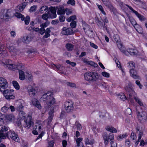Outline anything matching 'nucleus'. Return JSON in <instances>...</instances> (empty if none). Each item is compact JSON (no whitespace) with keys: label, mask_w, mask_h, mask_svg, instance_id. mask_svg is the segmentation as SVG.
Listing matches in <instances>:
<instances>
[{"label":"nucleus","mask_w":147,"mask_h":147,"mask_svg":"<svg viewBox=\"0 0 147 147\" xmlns=\"http://www.w3.org/2000/svg\"><path fill=\"white\" fill-rule=\"evenodd\" d=\"M41 99L46 102L49 107H51L52 105L55 103V99L53 97V94L52 92H47L42 95Z\"/></svg>","instance_id":"nucleus-1"},{"label":"nucleus","mask_w":147,"mask_h":147,"mask_svg":"<svg viewBox=\"0 0 147 147\" xmlns=\"http://www.w3.org/2000/svg\"><path fill=\"white\" fill-rule=\"evenodd\" d=\"M99 77V74L98 73L92 71L87 72L84 75L85 79L90 82H96L98 79Z\"/></svg>","instance_id":"nucleus-2"},{"label":"nucleus","mask_w":147,"mask_h":147,"mask_svg":"<svg viewBox=\"0 0 147 147\" xmlns=\"http://www.w3.org/2000/svg\"><path fill=\"white\" fill-rule=\"evenodd\" d=\"M104 143L106 146L108 145V142L114 140V136L113 133H110L108 134L106 132H104L102 135Z\"/></svg>","instance_id":"nucleus-3"},{"label":"nucleus","mask_w":147,"mask_h":147,"mask_svg":"<svg viewBox=\"0 0 147 147\" xmlns=\"http://www.w3.org/2000/svg\"><path fill=\"white\" fill-rule=\"evenodd\" d=\"M13 90L7 89L3 91V93L5 98L8 100L14 99L15 98L13 95Z\"/></svg>","instance_id":"nucleus-4"},{"label":"nucleus","mask_w":147,"mask_h":147,"mask_svg":"<svg viewBox=\"0 0 147 147\" xmlns=\"http://www.w3.org/2000/svg\"><path fill=\"white\" fill-rule=\"evenodd\" d=\"M74 102L71 100L66 101L64 104L65 111L67 113L72 112L74 109Z\"/></svg>","instance_id":"nucleus-5"},{"label":"nucleus","mask_w":147,"mask_h":147,"mask_svg":"<svg viewBox=\"0 0 147 147\" xmlns=\"http://www.w3.org/2000/svg\"><path fill=\"white\" fill-rule=\"evenodd\" d=\"M137 115L138 119L140 122L143 123L146 121L147 114L145 111H143L141 113L138 112Z\"/></svg>","instance_id":"nucleus-6"},{"label":"nucleus","mask_w":147,"mask_h":147,"mask_svg":"<svg viewBox=\"0 0 147 147\" xmlns=\"http://www.w3.org/2000/svg\"><path fill=\"white\" fill-rule=\"evenodd\" d=\"M125 89L127 92V94L129 95V97L128 98L129 99H131L132 97L135 95H136L135 92L133 89L132 86L130 85H128Z\"/></svg>","instance_id":"nucleus-7"},{"label":"nucleus","mask_w":147,"mask_h":147,"mask_svg":"<svg viewBox=\"0 0 147 147\" xmlns=\"http://www.w3.org/2000/svg\"><path fill=\"white\" fill-rule=\"evenodd\" d=\"M9 127L4 126L1 127V129L0 130V139H5L7 135V133L6 131L8 130Z\"/></svg>","instance_id":"nucleus-8"},{"label":"nucleus","mask_w":147,"mask_h":147,"mask_svg":"<svg viewBox=\"0 0 147 147\" xmlns=\"http://www.w3.org/2000/svg\"><path fill=\"white\" fill-rule=\"evenodd\" d=\"M56 7H51L49 8L48 13L49 16L51 18H54L56 17Z\"/></svg>","instance_id":"nucleus-9"},{"label":"nucleus","mask_w":147,"mask_h":147,"mask_svg":"<svg viewBox=\"0 0 147 147\" xmlns=\"http://www.w3.org/2000/svg\"><path fill=\"white\" fill-rule=\"evenodd\" d=\"M129 72L130 76L134 79L135 80L140 79V76L138 75L137 71L135 70L134 68L130 69Z\"/></svg>","instance_id":"nucleus-10"},{"label":"nucleus","mask_w":147,"mask_h":147,"mask_svg":"<svg viewBox=\"0 0 147 147\" xmlns=\"http://www.w3.org/2000/svg\"><path fill=\"white\" fill-rule=\"evenodd\" d=\"M61 33L63 35H71L74 33L71 28H67L65 27H63L62 29Z\"/></svg>","instance_id":"nucleus-11"},{"label":"nucleus","mask_w":147,"mask_h":147,"mask_svg":"<svg viewBox=\"0 0 147 147\" xmlns=\"http://www.w3.org/2000/svg\"><path fill=\"white\" fill-rule=\"evenodd\" d=\"M23 101L22 100H19L16 101L15 105L16 109L18 111L23 110L24 106L23 105Z\"/></svg>","instance_id":"nucleus-12"},{"label":"nucleus","mask_w":147,"mask_h":147,"mask_svg":"<svg viewBox=\"0 0 147 147\" xmlns=\"http://www.w3.org/2000/svg\"><path fill=\"white\" fill-rule=\"evenodd\" d=\"M27 92L29 95L31 97L34 96L36 93L35 89L32 86L28 87L27 88Z\"/></svg>","instance_id":"nucleus-13"},{"label":"nucleus","mask_w":147,"mask_h":147,"mask_svg":"<svg viewBox=\"0 0 147 147\" xmlns=\"http://www.w3.org/2000/svg\"><path fill=\"white\" fill-rule=\"evenodd\" d=\"M7 80L2 77H0V86L2 88L6 89L8 87Z\"/></svg>","instance_id":"nucleus-14"},{"label":"nucleus","mask_w":147,"mask_h":147,"mask_svg":"<svg viewBox=\"0 0 147 147\" xmlns=\"http://www.w3.org/2000/svg\"><path fill=\"white\" fill-rule=\"evenodd\" d=\"M117 45L121 52H122L124 54L127 55V51L125 50V48L123 47L122 44L121 42H119L117 43Z\"/></svg>","instance_id":"nucleus-15"},{"label":"nucleus","mask_w":147,"mask_h":147,"mask_svg":"<svg viewBox=\"0 0 147 147\" xmlns=\"http://www.w3.org/2000/svg\"><path fill=\"white\" fill-rule=\"evenodd\" d=\"M28 128H30L33 125V122L32 121V117L30 116H28L27 119L24 121Z\"/></svg>","instance_id":"nucleus-16"},{"label":"nucleus","mask_w":147,"mask_h":147,"mask_svg":"<svg viewBox=\"0 0 147 147\" xmlns=\"http://www.w3.org/2000/svg\"><path fill=\"white\" fill-rule=\"evenodd\" d=\"M57 14L59 15H64L65 13V9L63 7H56Z\"/></svg>","instance_id":"nucleus-17"},{"label":"nucleus","mask_w":147,"mask_h":147,"mask_svg":"<svg viewBox=\"0 0 147 147\" xmlns=\"http://www.w3.org/2000/svg\"><path fill=\"white\" fill-rule=\"evenodd\" d=\"M32 104L34 106L38 108L39 109H40L41 108V105L40 104L38 101L35 98L32 99Z\"/></svg>","instance_id":"nucleus-18"},{"label":"nucleus","mask_w":147,"mask_h":147,"mask_svg":"<svg viewBox=\"0 0 147 147\" xmlns=\"http://www.w3.org/2000/svg\"><path fill=\"white\" fill-rule=\"evenodd\" d=\"M134 98V99L136 102H137L141 107H144V105L142 102V101L138 97H136V95H135L133 96V97H132L131 99H129L131 102H132L133 99Z\"/></svg>","instance_id":"nucleus-19"},{"label":"nucleus","mask_w":147,"mask_h":147,"mask_svg":"<svg viewBox=\"0 0 147 147\" xmlns=\"http://www.w3.org/2000/svg\"><path fill=\"white\" fill-rule=\"evenodd\" d=\"M98 26L101 28H102L104 30H107L106 26L105 25V23L104 22L100 21L98 20L97 22Z\"/></svg>","instance_id":"nucleus-20"},{"label":"nucleus","mask_w":147,"mask_h":147,"mask_svg":"<svg viewBox=\"0 0 147 147\" xmlns=\"http://www.w3.org/2000/svg\"><path fill=\"white\" fill-rule=\"evenodd\" d=\"M127 55L129 53L131 55H134L138 54V51L135 49H129L127 50Z\"/></svg>","instance_id":"nucleus-21"},{"label":"nucleus","mask_w":147,"mask_h":147,"mask_svg":"<svg viewBox=\"0 0 147 147\" xmlns=\"http://www.w3.org/2000/svg\"><path fill=\"white\" fill-rule=\"evenodd\" d=\"M85 144L86 145H93L94 143V139L89 140L88 138H86L84 140Z\"/></svg>","instance_id":"nucleus-22"},{"label":"nucleus","mask_w":147,"mask_h":147,"mask_svg":"<svg viewBox=\"0 0 147 147\" xmlns=\"http://www.w3.org/2000/svg\"><path fill=\"white\" fill-rule=\"evenodd\" d=\"M136 131L137 133H138V132H139L138 138L139 140H141L142 136L143 135L142 130L140 129L139 126H137L136 128Z\"/></svg>","instance_id":"nucleus-23"},{"label":"nucleus","mask_w":147,"mask_h":147,"mask_svg":"<svg viewBox=\"0 0 147 147\" xmlns=\"http://www.w3.org/2000/svg\"><path fill=\"white\" fill-rule=\"evenodd\" d=\"M106 129L108 131H109L112 133L117 132L116 129L112 126H108L106 127Z\"/></svg>","instance_id":"nucleus-24"},{"label":"nucleus","mask_w":147,"mask_h":147,"mask_svg":"<svg viewBox=\"0 0 147 147\" xmlns=\"http://www.w3.org/2000/svg\"><path fill=\"white\" fill-rule=\"evenodd\" d=\"M105 5L111 10H113L114 7L111 3V2L109 0L107 2L104 4Z\"/></svg>","instance_id":"nucleus-25"},{"label":"nucleus","mask_w":147,"mask_h":147,"mask_svg":"<svg viewBox=\"0 0 147 147\" xmlns=\"http://www.w3.org/2000/svg\"><path fill=\"white\" fill-rule=\"evenodd\" d=\"M117 97L123 100H125L127 99V98L124 94L123 93H121L117 96Z\"/></svg>","instance_id":"nucleus-26"},{"label":"nucleus","mask_w":147,"mask_h":147,"mask_svg":"<svg viewBox=\"0 0 147 147\" xmlns=\"http://www.w3.org/2000/svg\"><path fill=\"white\" fill-rule=\"evenodd\" d=\"M19 72L20 79L21 80H24L25 78L24 72L22 70H20Z\"/></svg>","instance_id":"nucleus-27"},{"label":"nucleus","mask_w":147,"mask_h":147,"mask_svg":"<svg viewBox=\"0 0 147 147\" xmlns=\"http://www.w3.org/2000/svg\"><path fill=\"white\" fill-rule=\"evenodd\" d=\"M48 10V7L46 6H43L40 9L39 11L41 13H46Z\"/></svg>","instance_id":"nucleus-28"},{"label":"nucleus","mask_w":147,"mask_h":147,"mask_svg":"<svg viewBox=\"0 0 147 147\" xmlns=\"http://www.w3.org/2000/svg\"><path fill=\"white\" fill-rule=\"evenodd\" d=\"M15 134L16 133L14 131L10 130L9 131L7 132L6 137L8 138L10 137L11 138L13 136L15 135Z\"/></svg>","instance_id":"nucleus-29"},{"label":"nucleus","mask_w":147,"mask_h":147,"mask_svg":"<svg viewBox=\"0 0 147 147\" xmlns=\"http://www.w3.org/2000/svg\"><path fill=\"white\" fill-rule=\"evenodd\" d=\"M96 82V84L99 86H104V85H105V82L101 80H98Z\"/></svg>","instance_id":"nucleus-30"},{"label":"nucleus","mask_w":147,"mask_h":147,"mask_svg":"<svg viewBox=\"0 0 147 147\" xmlns=\"http://www.w3.org/2000/svg\"><path fill=\"white\" fill-rule=\"evenodd\" d=\"M15 16L18 18H21V20L23 21L24 20V16L18 12H16L15 14Z\"/></svg>","instance_id":"nucleus-31"},{"label":"nucleus","mask_w":147,"mask_h":147,"mask_svg":"<svg viewBox=\"0 0 147 147\" xmlns=\"http://www.w3.org/2000/svg\"><path fill=\"white\" fill-rule=\"evenodd\" d=\"M65 47L68 51H71L72 50L74 45L72 44L68 43L66 45Z\"/></svg>","instance_id":"nucleus-32"},{"label":"nucleus","mask_w":147,"mask_h":147,"mask_svg":"<svg viewBox=\"0 0 147 147\" xmlns=\"http://www.w3.org/2000/svg\"><path fill=\"white\" fill-rule=\"evenodd\" d=\"M127 135L126 134H123L121 135H119L117 137V140L119 141H121L123 139H124L127 137Z\"/></svg>","instance_id":"nucleus-33"},{"label":"nucleus","mask_w":147,"mask_h":147,"mask_svg":"<svg viewBox=\"0 0 147 147\" xmlns=\"http://www.w3.org/2000/svg\"><path fill=\"white\" fill-rule=\"evenodd\" d=\"M24 21L25 24L27 25L29 24L30 22V18L29 16H27L26 18L24 17Z\"/></svg>","instance_id":"nucleus-34"},{"label":"nucleus","mask_w":147,"mask_h":147,"mask_svg":"<svg viewBox=\"0 0 147 147\" xmlns=\"http://www.w3.org/2000/svg\"><path fill=\"white\" fill-rule=\"evenodd\" d=\"M135 14L140 20L142 21H144V18L142 15L140 14L137 11H135Z\"/></svg>","instance_id":"nucleus-35"},{"label":"nucleus","mask_w":147,"mask_h":147,"mask_svg":"<svg viewBox=\"0 0 147 147\" xmlns=\"http://www.w3.org/2000/svg\"><path fill=\"white\" fill-rule=\"evenodd\" d=\"M4 117V114L0 113V125L1 126L4 124L3 119Z\"/></svg>","instance_id":"nucleus-36"},{"label":"nucleus","mask_w":147,"mask_h":147,"mask_svg":"<svg viewBox=\"0 0 147 147\" xmlns=\"http://www.w3.org/2000/svg\"><path fill=\"white\" fill-rule=\"evenodd\" d=\"M12 84L13 86L16 89L18 90L20 89V86L18 83L16 81H13L12 82Z\"/></svg>","instance_id":"nucleus-37"},{"label":"nucleus","mask_w":147,"mask_h":147,"mask_svg":"<svg viewBox=\"0 0 147 147\" xmlns=\"http://www.w3.org/2000/svg\"><path fill=\"white\" fill-rule=\"evenodd\" d=\"M113 38L114 40L117 43L119 42H120L119 41V37L118 34H115L113 36Z\"/></svg>","instance_id":"nucleus-38"},{"label":"nucleus","mask_w":147,"mask_h":147,"mask_svg":"<svg viewBox=\"0 0 147 147\" xmlns=\"http://www.w3.org/2000/svg\"><path fill=\"white\" fill-rule=\"evenodd\" d=\"M76 18V16L75 15H73L70 16L69 18H68L67 20V21L70 22L71 21H74Z\"/></svg>","instance_id":"nucleus-39"},{"label":"nucleus","mask_w":147,"mask_h":147,"mask_svg":"<svg viewBox=\"0 0 147 147\" xmlns=\"http://www.w3.org/2000/svg\"><path fill=\"white\" fill-rule=\"evenodd\" d=\"M11 63V61L10 59H6L5 60V62L4 63L3 62H2V64L3 65L5 66H6V67L8 65H9Z\"/></svg>","instance_id":"nucleus-40"},{"label":"nucleus","mask_w":147,"mask_h":147,"mask_svg":"<svg viewBox=\"0 0 147 147\" xmlns=\"http://www.w3.org/2000/svg\"><path fill=\"white\" fill-rule=\"evenodd\" d=\"M56 68L59 70L61 71H63L65 69L64 67L62 65H61L60 64H58L57 65V66L56 67Z\"/></svg>","instance_id":"nucleus-41"},{"label":"nucleus","mask_w":147,"mask_h":147,"mask_svg":"<svg viewBox=\"0 0 147 147\" xmlns=\"http://www.w3.org/2000/svg\"><path fill=\"white\" fill-rule=\"evenodd\" d=\"M97 6L98 8L100 11L101 13L105 15L106 14L105 11L103 10L102 7L101 5H98L97 4Z\"/></svg>","instance_id":"nucleus-42"},{"label":"nucleus","mask_w":147,"mask_h":147,"mask_svg":"<svg viewBox=\"0 0 147 147\" xmlns=\"http://www.w3.org/2000/svg\"><path fill=\"white\" fill-rule=\"evenodd\" d=\"M16 12H21L23 10V8L20 5H18L17 7L15 9Z\"/></svg>","instance_id":"nucleus-43"},{"label":"nucleus","mask_w":147,"mask_h":147,"mask_svg":"<svg viewBox=\"0 0 147 147\" xmlns=\"http://www.w3.org/2000/svg\"><path fill=\"white\" fill-rule=\"evenodd\" d=\"M67 3L68 4H70L72 6H74L75 5V1L74 0H69Z\"/></svg>","instance_id":"nucleus-44"},{"label":"nucleus","mask_w":147,"mask_h":147,"mask_svg":"<svg viewBox=\"0 0 147 147\" xmlns=\"http://www.w3.org/2000/svg\"><path fill=\"white\" fill-rule=\"evenodd\" d=\"M83 139L81 138H78L76 140L77 146L78 147H79L80 145V142L82 141Z\"/></svg>","instance_id":"nucleus-45"},{"label":"nucleus","mask_w":147,"mask_h":147,"mask_svg":"<svg viewBox=\"0 0 147 147\" xmlns=\"http://www.w3.org/2000/svg\"><path fill=\"white\" fill-rule=\"evenodd\" d=\"M83 28L84 31H87V30L89 29V26L88 24L86 23H84L83 24Z\"/></svg>","instance_id":"nucleus-46"},{"label":"nucleus","mask_w":147,"mask_h":147,"mask_svg":"<svg viewBox=\"0 0 147 147\" xmlns=\"http://www.w3.org/2000/svg\"><path fill=\"white\" fill-rule=\"evenodd\" d=\"M9 12L8 11V10H7L6 13L3 15V18L4 19H6L9 17Z\"/></svg>","instance_id":"nucleus-47"},{"label":"nucleus","mask_w":147,"mask_h":147,"mask_svg":"<svg viewBox=\"0 0 147 147\" xmlns=\"http://www.w3.org/2000/svg\"><path fill=\"white\" fill-rule=\"evenodd\" d=\"M66 84L67 86L71 87H76V84L73 83L67 82L66 83Z\"/></svg>","instance_id":"nucleus-48"},{"label":"nucleus","mask_w":147,"mask_h":147,"mask_svg":"<svg viewBox=\"0 0 147 147\" xmlns=\"http://www.w3.org/2000/svg\"><path fill=\"white\" fill-rule=\"evenodd\" d=\"M132 113V111L130 108H127L125 110V113L127 115H130Z\"/></svg>","instance_id":"nucleus-49"},{"label":"nucleus","mask_w":147,"mask_h":147,"mask_svg":"<svg viewBox=\"0 0 147 147\" xmlns=\"http://www.w3.org/2000/svg\"><path fill=\"white\" fill-rule=\"evenodd\" d=\"M23 40L26 43H28L30 40V38L28 36H25L23 38Z\"/></svg>","instance_id":"nucleus-50"},{"label":"nucleus","mask_w":147,"mask_h":147,"mask_svg":"<svg viewBox=\"0 0 147 147\" xmlns=\"http://www.w3.org/2000/svg\"><path fill=\"white\" fill-rule=\"evenodd\" d=\"M11 139L15 141L16 142H18L19 140V138L18 137V136L16 133L15 134V135L13 136Z\"/></svg>","instance_id":"nucleus-51"},{"label":"nucleus","mask_w":147,"mask_h":147,"mask_svg":"<svg viewBox=\"0 0 147 147\" xmlns=\"http://www.w3.org/2000/svg\"><path fill=\"white\" fill-rule=\"evenodd\" d=\"M11 139L15 141L16 142H18L19 140V138L18 137V136L16 133L15 134V135L13 136Z\"/></svg>","instance_id":"nucleus-52"},{"label":"nucleus","mask_w":147,"mask_h":147,"mask_svg":"<svg viewBox=\"0 0 147 147\" xmlns=\"http://www.w3.org/2000/svg\"><path fill=\"white\" fill-rule=\"evenodd\" d=\"M7 118L9 121H11L14 119V117L12 115H9L7 116Z\"/></svg>","instance_id":"nucleus-53"},{"label":"nucleus","mask_w":147,"mask_h":147,"mask_svg":"<svg viewBox=\"0 0 147 147\" xmlns=\"http://www.w3.org/2000/svg\"><path fill=\"white\" fill-rule=\"evenodd\" d=\"M101 74L102 75L105 77L109 78L110 77L109 74L105 71L102 72Z\"/></svg>","instance_id":"nucleus-54"},{"label":"nucleus","mask_w":147,"mask_h":147,"mask_svg":"<svg viewBox=\"0 0 147 147\" xmlns=\"http://www.w3.org/2000/svg\"><path fill=\"white\" fill-rule=\"evenodd\" d=\"M65 12L66 11V14L67 15L71 14L72 13V11L71 9L66 8L65 9Z\"/></svg>","instance_id":"nucleus-55"},{"label":"nucleus","mask_w":147,"mask_h":147,"mask_svg":"<svg viewBox=\"0 0 147 147\" xmlns=\"http://www.w3.org/2000/svg\"><path fill=\"white\" fill-rule=\"evenodd\" d=\"M70 25L72 28H75L76 26V22L74 21L71 22Z\"/></svg>","instance_id":"nucleus-56"},{"label":"nucleus","mask_w":147,"mask_h":147,"mask_svg":"<svg viewBox=\"0 0 147 147\" xmlns=\"http://www.w3.org/2000/svg\"><path fill=\"white\" fill-rule=\"evenodd\" d=\"M59 18L60 22H64L65 19V18L64 16L62 15H61L59 16Z\"/></svg>","instance_id":"nucleus-57"},{"label":"nucleus","mask_w":147,"mask_h":147,"mask_svg":"<svg viewBox=\"0 0 147 147\" xmlns=\"http://www.w3.org/2000/svg\"><path fill=\"white\" fill-rule=\"evenodd\" d=\"M45 31L46 30L45 28L41 27L40 29L39 28V33L41 35L43 34L45 32Z\"/></svg>","instance_id":"nucleus-58"},{"label":"nucleus","mask_w":147,"mask_h":147,"mask_svg":"<svg viewBox=\"0 0 147 147\" xmlns=\"http://www.w3.org/2000/svg\"><path fill=\"white\" fill-rule=\"evenodd\" d=\"M135 63L133 61H130L129 62L128 64L127 65L129 67H131L133 68L134 67V65H135Z\"/></svg>","instance_id":"nucleus-59"},{"label":"nucleus","mask_w":147,"mask_h":147,"mask_svg":"<svg viewBox=\"0 0 147 147\" xmlns=\"http://www.w3.org/2000/svg\"><path fill=\"white\" fill-rule=\"evenodd\" d=\"M20 65H13V69H14L16 70H18L20 69V67H22V64H20ZM22 69V68H21Z\"/></svg>","instance_id":"nucleus-60"},{"label":"nucleus","mask_w":147,"mask_h":147,"mask_svg":"<svg viewBox=\"0 0 147 147\" xmlns=\"http://www.w3.org/2000/svg\"><path fill=\"white\" fill-rule=\"evenodd\" d=\"M111 147H117L116 143L114 142V140L111 142Z\"/></svg>","instance_id":"nucleus-61"},{"label":"nucleus","mask_w":147,"mask_h":147,"mask_svg":"<svg viewBox=\"0 0 147 147\" xmlns=\"http://www.w3.org/2000/svg\"><path fill=\"white\" fill-rule=\"evenodd\" d=\"M49 18V16L48 14L47 13L44 14L42 16V18L44 20H47Z\"/></svg>","instance_id":"nucleus-62"},{"label":"nucleus","mask_w":147,"mask_h":147,"mask_svg":"<svg viewBox=\"0 0 147 147\" xmlns=\"http://www.w3.org/2000/svg\"><path fill=\"white\" fill-rule=\"evenodd\" d=\"M9 108L7 107L4 106L2 108L1 111L4 113H6L8 110Z\"/></svg>","instance_id":"nucleus-63"},{"label":"nucleus","mask_w":147,"mask_h":147,"mask_svg":"<svg viewBox=\"0 0 147 147\" xmlns=\"http://www.w3.org/2000/svg\"><path fill=\"white\" fill-rule=\"evenodd\" d=\"M136 84L139 86L140 89H142L143 86L140 84V82L139 80H136Z\"/></svg>","instance_id":"nucleus-64"}]
</instances>
